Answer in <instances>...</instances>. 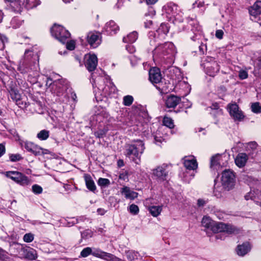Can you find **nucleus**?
<instances>
[{
	"mask_svg": "<svg viewBox=\"0 0 261 261\" xmlns=\"http://www.w3.org/2000/svg\"><path fill=\"white\" fill-rule=\"evenodd\" d=\"M239 77L241 80L246 79L248 77L247 72L243 70L240 71L239 73Z\"/></svg>",
	"mask_w": 261,
	"mask_h": 261,
	"instance_id": "60",
	"label": "nucleus"
},
{
	"mask_svg": "<svg viewBox=\"0 0 261 261\" xmlns=\"http://www.w3.org/2000/svg\"><path fill=\"white\" fill-rule=\"evenodd\" d=\"M175 54V46L171 42L160 44L152 51L154 60L164 62L169 65L173 63Z\"/></svg>",
	"mask_w": 261,
	"mask_h": 261,
	"instance_id": "2",
	"label": "nucleus"
},
{
	"mask_svg": "<svg viewBox=\"0 0 261 261\" xmlns=\"http://www.w3.org/2000/svg\"><path fill=\"white\" fill-rule=\"evenodd\" d=\"M123 103L124 106H129L132 104L134 98L132 96L126 95L123 97Z\"/></svg>",
	"mask_w": 261,
	"mask_h": 261,
	"instance_id": "46",
	"label": "nucleus"
},
{
	"mask_svg": "<svg viewBox=\"0 0 261 261\" xmlns=\"http://www.w3.org/2000/svg\"><path fill=\"white\" fill-rule=\"evenodd\" d=\"M145 148L144 143L142 140H134L125 145V154L130 161L139 164Z\"/></svg>",
	"mask_w": 261,
	"mask_h": 261,
	"instance_id": "5",
	"label": "nucleus"
},
{
	"mask_svg": "<svg viewBox=\"0 0 261 261\" xmlns=\"http://www.w3.org/2000/svg\"><path fill=\"white\" fill-rule=\"evenodd\" d=\"M205 72L211 76H215L220 70L218 62L212 57H207L203 63Z\"/></svg>",
	"mask_w": 261,
	"mask_h": 261,
	"instance_id": "10",
	"label": "nucleus"
},
{
	"mask_svg": "<svg viewBox=\"0 0 261 261\" xmlns=\"http://www.w3.org/2000/svg\"><path fill=\"white\" fill-rule=\"evenodd\" d=\"M183 20V13L178 10L174 16L171 17L169 21L174 24H177L178 23L182 22Z\"/></svg>",
	"mask_w": 261,
	"mask_h": 261,
	"instance_id": "34",
	"label": "nucleus"
},
{
	"mask_svg": "<svg viewBox=\"0 0 261 261\" xmlns=\"http://www.w3.org/2000/svg\"><path fill=\"white\" fill-rule=\"evenodd\" d=\"M86 185L87 188L90 191L93 192L96 190V186L94 181L90 176L85 177Z\"/></svg>",
	"mask_w": 261,
	"mask_h": 261,
	"instance_id": "39",
	"label": "nucleus"
},
{
	"mask_svg": "<svg viewBox=\"0 0 261 261\" xmlns=\"http://www.w3.org/2000/svg\"><path fill=\"white\" fill-rule=\"evenodd\" d=\"M92 248L89 247L84 248L81 252L80 256L82 257H86L90 254H91Z\"/></svg>",
	"mask_w": 261,
	"mask_h": 261,
	"instance_id": "48",
	"label": "nucleus"
},
{
	"mask_svg": "<svg viewBox=\"0 0 261 261\" xmlns=\"http://www.w3.org/2000/svg\"><path fill=\"white\" fill-rule=\"evenodd\" d=\"M215 233L216 234H214L213 236H212V237H214L215 239L216 240L220 239L221 240H224L226 237L225 236V233L227 234V233L226 231L215 232ZM228 234H229L228 233Z\"/></svg>",
	"mask_w": 261,
	"mask_h": 261,
	"instance_id": "51",
	"label": "nucleus"
},
{
	"mask_svg": "<svg viewBox=\"0 0 261 261\" xmlns=\"http://www.w3.org/2000/svg\"><path fill=\"white\" fill-rule=\"evenodd\" d=\"M24 147L29 152L35 155H40L41 147L31 142H25Z\"/></svg>",
	"mask_w": 261,
	"mask_h": 261,
	"instance_id": "22",
	"label": "nucleus"
},
{
	"mask_svg": "<svg viewBox=\"0 0 261 261\" xmlns=\"http://www.w3.org/2000/svg\"><path fill=\"white\" fill-rule=\"evenodd\" d=\"M107 131L103 129H100L95 132V136L97 138H102L106 134Z\"/></svg>",
	"mask_w": 261,
	"mask_h": 261,
	"instance_id": "59",
	"label": "nucleus"
},
{
	"mask_svg": "<svg viewBox=\"0 0 261 261\" xmlns=\"http://www.w3.org/2000/svg\"><path fill=\"white\" fill-rule=\"evenodd\" d=\"M156 88L162 94H166L172 90V85L169 81L162 80L157 85H155Z\"/></svg>",
	"mask_w": 261,
	"mask_h": 261,
	"instance_id": "16",
	"label": "nucleus"
},
{
	"mask_svg": "<svg viewBox=\"0 0 261 261\" xmlns=\"http://www.w3.org/2000/svg\"><path fill=\"white\" fill-rule=\"evenodd\" d=\"M148 210L152 216L157 217L161 214L162 211V206H151L149 207Z\"/></svg>",
	"mask_w": 261,
	"mask_h": 261,
	"instance_id": "36",
	"label": "nucleus"
},
{
	"mask_svg": "<svg viewBox=\"0 0 261 261\" xmlns=\"http://www.w3.org/2000/svg\"><path fill=\"white\" fill-rule=\"evenodd\" d=\"M103 251L98 249H92L91 254L94 256L101 258Z\"/></svg>",
	"mask_w": 261,
	"mask_h": 261,
	"instance_id": "58",
	"label": "nucleus"
},
{
	"mask_svg": "<svg viewBox=\"0 0 261 261\" xmlns=\"http://www.w3.org/2000/svg\"><path fill=\"white\" fill-rule=\"evenodd\" d=\"M93 236V232L91 230L87 229L81 232V237L83 239H87L91 238Z\"/></svg>",
	"mask_w": 261,
	"mask_h": 261,
	"instance_id": "47",
	"label": "nucleus"
},
{
	"mask_svg": "<svg viewBox=\"0 0 261 261\" xmlns=\"http://www.w3.org/2000/svg\"><path fill=\"white\" fill-rule=\"evenodd\" d=\"M149 80L154 86L162 80L160 69L157 67H153L149 71Z\"/></svg>",
	"mask_w": 261,
	"mask_h": 261,
	"instance_id": "15",
	"label": "nucleus"
},
{
	"mask_svg": "<svg viewBox=\"0 0 261 261\" xmlns=\"http://www.w3.org/2000/svg\"><path fill=\"white\" fill-rule=\"evenodd\" d=\"M227 108L229 115L234 121H241L244 119L245 115L236 102L229 103Z\"/></svg>",
	"mask_w": 261,
	"mask_h": 261,
	"instance_id": "12",
	"label": "nucleus"
},
{
	"mask_svg": "<svg viewBox=\"0 0 261 261\" xmlns=\"http://www.w3.org/2000/svg\"><path fill=\"white\" fill-rule=\"evenodd\" d=\"M11 98L15 101L16 104L19 105L20 104L21 95L18 91L14 89H11L9 91Z\"/></svg>",
	"mask_w": 261,
	"mask_h": 261,
	"instance_id": "35",
	"label": "nucleus"
},
{
	"mask_svg": "<svg viewBox=\"0 0 261 261\" xmlns=\"http://www.w3.org/2000/svg\"><path fill=\"white\" fill-rule=\"evenodd\" d=\"M23 241L27 243H30L34 240V235L31 233H26L23 236Z\"/></svg>",
	"mask_w": 261,
	"mask_h": 261,
	"instance_id": "55",
	"label": "nucleus"
},
{
	"mask_svg": "<svg viewBox=\"0 0 261 261\" xmlns=\"http://www.w3.org/2000/svg\"><path fill=\"white\" fill-rule=\"evenodd\" d=\"M251 111L256 114L261 113V105L258 102L252 103L251 106Z\"/></svg>",
	"mask_w": 261,
	"mask_h": 261,
	"instance_id": "43",
	"label": "nucleus"
},
{
	"mask_svg": "<svg viewBox=\"0 0 261 261\" xmlns=\"http://www.w3.org/2000/svg\"><path fill=\"white\" fill-rule=\"evenodd\" d=\"M251 249V246L248 242H245L242 245H239L237 248V252L239 256H244Z\"/></svg>",
	"mask_w": 261,
	"mask_h": 261,
	"instance_id": "25",
	"label": "nucleus"
},
{
	"mask_svg": "<svg viewBox=\"0 0 261 261\" xmlns=\"http://www.w3.org/2000/svg\"><path fill=\"white\" fill-rule=\"evenodd\" d=\"M49 136V131L46 129H42L37 134V138L41 140H47Z\"/></svg>",
	"mask_w": 261,
	"mask_h": 261,
	"instance_id": "38",
	"label": "nucleus"
},
{
	"mask_svg": "<svg viewBox=\"0 0 261 261\" xmlns=\"http://www.w3.org/2000/svg\"><path fill=\"white\" fill-rule=\"evenodd\" d=\"M50 32L53 37L63 44L65 43L66 40L70 36V33L64 27L56 24H55L51 28Z\"/></svg>",
	"mask_w": 261,
	"mask_h": 261,
	"instance_id": "9",
	"label": "nucleus"
},
{
	"mask_svg": "<svg viewBox=\"0 0 261 261\" xmlns=\"http://www.w3.org/2000/svg\"><path fill=\"white\" fill-rule=\"evenodd\" d=\"M251 15L256 17L261 14V1H256L249 10Z\"/></svg>",
	"mask_w": 261,
	"mask_h": 261,
	"instance_id": "28",
	"label": "nucleus"
},
{
	"mask_svg": "<svg viewBox=\"0 0 261 261\" xmlns=\"http://www.w3.org/2000/svg\"><path fill=\"white\" fill-rule=\"evenodd\" d=\"M39 55L33 49L25 50L23 57L20 60L17 70L22 74L34 73L38 68Z\"/></svg>",
	"mask_w": 261,
	"mask_h": 261,
	"instance_id": "1",
	"label": "nucleus"
},
{
	"mask_svg": "<svg viewBox=\"0 0 261 261\" xmlns=\"http://www.w3.org/2000/svg\"><path fill=\"white\" fill-rule=\"evenodd\" d=\"M101 258L105 259L107 260L118 261V260H120L118 258L116 257L113 254H112L111 253H107V252H106L104 251H103V252H102V256H101Z\"/></svg>",
	"mask_w": 261,
	"mask_h": 261,
	"instance_id": "42",
	"label": "nucleus"
},
{
	"mask_svg": "<svg viewBox=\"0 0 261 261\" xmlns=\"http://www.w3.org/2000/svg\"><path fill=\"white\" fill-rule=\"evenodd\" d=\"M223 34V31L221 30H218L216 31V37L219 39H222Z\"/></svg>",
	"mask_w": 261,
	"mask_h": 261,
	"instance_id": "64",
	"label": "nucleus"
},
{
	"mask_svg": "<svg viewBox=\"0 0 261 261\" xmlns=\"http://www.w3.org/2000/svg\"><path fill=\"white\" fill-rule=\"evenodd\" d=\"M192 8L193 9L198 8L200 9L201 13H203L206 9V6L203 1H196L193 4Z\"/></svg>",
	"mask_w": 261,
	"mask_h": 261,
	"instance_id": "40",
	"label": "nucleus"
},
{
	"mask_svg": "<svg viewBox=\"0 0 261 261\" xmlns=\"http://www.w3.org/2000/svg\"><path fill=\"white\" fill-rule=\"evenodd\" d=\"M129 212L134 215H136L139 213V207L134 204H131L129 207Z\"/></svg>",
	"mask_w": 261,
	"mask_h": 261,
	"instance_id": "53",
	"label": "nucleus"
},
{
	"mask_svg": "<svg viewBox=\"0 0 261 261\" xmlns=\"http://www.w3.org/2000/svg\"><path fill=\"white\" fill-rule=\"evenodd\" d=\"M126 257L129 261H138V253L134 251H128L126 253Z\"/></svg>",
	"mask_w": 261,
	"mask_h": 261,
	"instance_id": "41",
	"label": "nucleus"
},
{
	"mask_svg": "<svg viewBox=\"0 0 261 261\" xmlns=\"http://www.w3.org/2000/svg\"><path fill=\"white\" fill-rule=\"evenodd\" d=\"M119 179L124 181H128V174L127 171H121L119 175Z\"/></svg>",
	"mask_w": 261,
	"mask_h": 261,
	"instance_id": "52",
	"label": "nucleus"
},
{
	"mask_svg": "<svg viewBox=\"0 0 261 261\" xmlns=\"http://www.w3.org/2000/svg\"><path fill=\"white\" fill-rule=\"evenodd\" d=\"M106 115V113L105 111L102 110L100 113L96 112V113L92 117V119L93 121L100 123L103 121Z\"/></svg>",
	"mask_w": 261,
	"mask_h": 261,
	"instance_id": "37",
	"label": "nucleus"
},
{
	"mask_svg": "<svg viewBox=\"0 0 261 261\" xmlns=\"http://www.w3.org/2000/svg\"><path fill=\"white\" fill-rule=\"evenodd\" d=\"M250 191L244 196L246 200H253L257 205H261V184L254 181L249 185Z\"/></svg>",
	"mask_w": 261,
	"mask_h": 261,
	"instance_id": "7",
	"label": "nucleus"
},
{
	"mask_svg": "<svg viewBox=\"0 0 261 261\" xmlns=\"http://www.w3.org/2000/svg\"><path fill=\"white\" fill-rule=\"evenodd\" d=\"M182 160L184 161V166L186 169L194 170L197 168V162L193 156H185Z\"/></svg>",
	"mask_w": 261,
	"mask_h": 261,
	"instance_id": "20",
	"label": "nucleus"
},
{
	"mask_svg": "<svg viewBox=\"0 0 261 261\" xmlns=\"http://www.w3.org/2000/svg\"><path fill=\"white\" fill-rule=\"evenodd\" d=\"M221 182L223 188L227 191L234 188L236 182L234 172L230 169L224 170L222 173Z\"/></svg>",
	"mask_w": 261,
	"mask_h": 261,
	"instance_id": "8",
	"label": "nucleus"
},
{
	"mask_svg": "<svg viewBox=\"0 0 261 261\" xmlns=\"http://www.w3.org/2000/svg\"><path fill=\"white\" fill-rule=\"evenodd\" d=\"M138 39V33L136 31L128 34L126 36L124 37L123 38V41L125 43H128L132 44L135 42Z\"/></svg>",
	"mask_w": 261,
	"mask_h": 261,
	"instance_id": "32",
	"label": "nucleus"
},
{
	"mask_svg": "<svg viewBox=\"0 0 261 261\" xmlns=\"http://www.w3.org/2000/svg\"><path fill=\"white\" fill-rule=\"evenodd\" d=\"M98 63L97 56L93 55H89L85 62V66L89 72L94 71Z\"/></svg>",
	"mask_w": 261,
	"mask_h": 261,
	"instance_id": "18",
	"label": "nucleus"
},
{
	"mask_svg": "<svg viewBox=\"0 0 261 261\" xmlns=\"http://www.w3.org/2000/svg\"><path fill=\"white\" fill-rule=\"evenodd\" d=\"M222 158V154H217L211 158V168L214 170H218L221 166V159Z\"/></svg>",
	"mask_w": 261,
	"mask_h": 261,
	"instance_id": "26",
	"label": "nucleus"
},
{
	"mask_svg": "<svg viewBox=\"0 0 261 261\" xmlns=\"http://www.w3.org/2000/svg\"><path fill=\"white\" fill-rule=\"evenodd\" d=\"M186 21L188 25L186 28L184 25L181 30L179 28L180 31L188 30L191 28V31L189 33L193 34V35L190 34L191 39L194 41L199 39L201 35V28L197 20L193 18L188 17L186 18Z\"/></svg>",
	"mask_w": 261,
	"mask_h": 261,
	"instance_id": "6",
	"label": "nucleus"
},
{
	"mask_svg": "<svg viewBox=\"0 0 261 261\" xmlns=\"http://www.w3.org/2000/svg\"><path fill=\"white\" fill-rule=\"evenodd\" d=\"M168 32L169 27L165 23H162L155 33L159 37H160L161 39H163Z\"/></svg>",
	"mask_w": 261,
	"mask_h": 261,
	"instance_id": "30",
	"label": "nucleus"
},
{
	"mask_svg": "<svg viewBox=\"0 0 261 261\" xmlns=\"http://www.w3.org/2000/svg\"><path fill=\"white\" fill-rule=\"evenodd\" d=\"M121 193L123 195L126 199L134 200L138 197V193L132 191L130 189L127 187H123L121 190Z\"/></svg>",
	"mask_w": 261,
	"mask_h": 261,
	"instance_id": "24",
	"label": "nucleus"
},
{
	"mask_svg": "<svg viewBox=\"0 0 261 261\" xmlns=\"http://www.w3.org/2000/svg\"><path fill=\"white\" fill-rule=\"evenodd\" d=\"M181 101L180 97L171 95L166 100V106L169 108H174Z\"/></svg>",
	"mask_w": 261,
	"mask_h": 261,
	"instance_id": "23",
	"label": "nucleus"
},
{
	"mask_svg": "<svg viewBox=\"0 0 261 261\" xmlns=\"http://www.w3.org/2000/svg\"><path fill=\"white\" fill-rule=\"evenodd\" d=\"M19 254L21 257L30 260H34L37 257L36 251L32 248L29 249L21 248Z\"/></svg>",
	"mask_w": 261,
	"mask_h": 261,
	"instance_id": "21",
	"label": "nucleus"
},
{
	"mask_svg": "<svg viewBox=\"0 0 261 261\" xmlns=\"http://www.w3.org/2000/svg\"><path fill=\"white\" fill-rule=\"evenodd\" d=\"M32 191L34 193L39 194L42 192L43 189L41 186L36 184L32 186Z\"/></svg>",
	"mask_w": 261,
	"mask_h": 261,
	"instance_id": "54",
	"label": "nucleus"
},
{
	"mask_svg": "<svg viewBox=\"0 0 261 261\" xmlns=\"http://www.w3.org/2000/svg\"><path fill=\"white\" fill-rule=\"evenodd\" d=\"M169 167V165L165 164L157 167L153 170V175L161 180H166L168 175Z\"/></svg>",
	"mask_w": 261,
	"mask_h": 261,
	"instance_id": "13",
	"label": "nucleus"
},
{
	"mask_svg": "<svg viewBox=\"0 0 261 261\" xmlns=\"http://www.w3.org/2000/svg\"><path fill=\"white\" fill-rule=\"evenodd\" d=\"M100 34L98 32H91L87 35V41L90 45L91 47L95 48H96L100 43Z\"/></svg>",
	"mask_w": 261,
	"mask_h": 261,
	"instance_id": "14",
	"label": "nucleus"
},
{
	"mask_svg": "<svg viewBox=\"0 0 261 261\" xmlns=\"http://www.w3.org/2000/svg\"><path fill=\"white\" fill-rule=\"evenodd\" d=\"M66 48L68 50H73L75 48V42L73 40H70L69 41H68L67 40H66Z\"/></svg>",
	"mask_w": 261,
	"mask_h": 261,
	"instance_id": "56",
	"label": "nucleus"
},
{
	"mask_svg": "<svg viewBox=\"0 0 261 261\" xmlns=\"http://www.w3.org/2000/svg\"><path fill=\"white\" fill-rule=\"evenodd\" d=\"M119 30V26L113 20H110L106 23L103 32H106L108 35H113L116 34Z\"/></svg>",
	"mask_w": 261,
	"mask_h": 261,
	"instance_id": "19",
	"label": "nucleus"
},
{
	"mask_svg": "<svg viewBox=\"0 0 261 261\" xmlns=\"http://www.w3.org/2000/svg\"><path fill=\"white\" fill-rule=\"evenodd\" d=\"M163 9L169 20L178 11L177 6L172 2L167 3L163 7Z\"/></svg>",
	"mask_w": 261,
	"mask_h": 261,
	"instance_id": "17",
	"label": "nucleus"
},
{
	"mask_svg": "<svg viewBox=\"0 0 261 261\" xmlns=\"http://www.w3.org/2000/svg\"><path fill=\"white\" fill-rule=\"evenodd\" d=\"M22 159L21 156L19 154H11L10 155V160L11 162L19 161Z\"/></svg>",
	"mask_w": 261,
	"mask_h": 261,
	"instance_id": "57",
	"label": "nucleus"
},
{
	"mask_svg": "<svg viewBox=\"0 0 261 261\" xmlns=\"http://www.w3.org/2000/svg\"><path fill=\"white\" fill-rule=\"evenodd\" d=\"M153 137L154 138V142L156 145L159 146L165 140V139L160 135V134L158 133H156L155 134L153 135Z\"/></svg>",
	"mask_w": 261,
	"mask_h": 261,
	"instance_id": "45",
	"label": "nucleus"
},
{
	"mask_svg": "<svg viewBox=\"0 0 261 261\" xmlns=\"http://www.w3.org/2000/svg\"><path fill=\"white\" fill-rule=\"evenodd\" d=\"M248 160V156L245 153H240L235 159V163L239 167H244Z\"/></svg>",
	"mask_w": 261,
	"mask_h": 261,
	"instance_id": "27",
	"label": "nucleus"
},
{
	"mask_svg": "<svg viewBox=\"0 0 261 261\" xmlns=\"http://www.w3.org/2000/svg\"><path fill=\"white\" fill-rule=\"evenodd\" d=\"M163 123L165 126L171 128L174 127V123L173 120L168 117H165L163 118Z\"/></svg>",
	"mask_w": 261,
	"mask_h": 261,
	"instance_id": "44",
	"label": "nucleus"
},
{
	"mask_svg": "<svg viewBox=\"0 0 261 261\" xmlns=\"http://www.w3.org/2000/svg\"><path fill=\"white\" fill-rule=\"evenodd\" d=\"M116 90V87L113 84L110 83V85H106L102 88V94L105 97L110 96L112 93H114Z\"/></svg>",
	"mask_w": 261,
	"mask_h": 261,
	"instance_id": "31",
	"label": "nucleus"
},
{
	"mask_svg": "<svg viewBox=\"0 0 261 261\" xmlns=\"http://www.w3.org/2000/svg\"><path fill=\"white\" fill-rule=\"evenodd\" d=\"M110 184V181L107 178H100L98 180V185L101 187H108Z\"/></svg>",
	"mask_w": 261,
	"mask_h": 261,
	"instance_id": "49",
	"label": "nucleus"
},
{
	"mask_svg": "<svg viewBox=\"0 0 261 261\" xmlns=\"http://www.w3.org/2000/svg\"><path fill=\"white\" fill-rule=\"evenodd\" d=\"M20 2H22V6L27 9H33L41 4L40 0H20Z\"/></svg>",
	"mask_w": 261,
	"mask_h": 261,
	"instance_id": "29",
	"label": "nucleus"
},
{
	"mask_svg": "<svg viewBox=\"0 0 261 261\" xmlns=\"http://www.w3.org/2000/svg\"><path fill=\"white\" fill-rule=\"evenodd\" d=\"M201 223L204 227L211 229L213 232L226 231L228 234H238L240 231L239 228L232 224L216 222L212 221L209 217H203Z\"/></svg>",
	"mask_w": 261,
	"mask_h": 261,
	"instance_id": "4",
	"label": "nucleus"
},
{
	"mask_svg": "<svg viewBox=\"0 0 261 261\" xmlns=\"http://www.w3.org/2000/svg\"><path fill=\"white\" fill-rule=\"evenodd\" d=\"M206 45L204 43H201L199 46V52L201 55H203L206 50Z\"/></svg>",
	"mask_w": 261,
	"mask_h": 261,
	"instance_id": "61",
	"label": "nucleus"
},
{
	"mask_svg": "<svg viewBox=\"0 0 261 261\" xmlns=\"http://www.w3.org/2000/svg\"><path fill=\"white\" fill-rule=\"evenodd\" d=\"M148 37L149 39V43L151 46H155L156 44H159L160 40L161 39L156 34L153 32L149 33Z\"/></svg>",
	"mask_w": 261,
	"mask_h": 261,
	"instance_id": "33",
	"label": "nucleus"
},
{
	"mask_svg": "<svg viewBox=\"0 0 261 261\" xmlns=\"http://www.w3.org/2000/svg\"><path fill=\"white\" fill-rule=\"evenodd\" d=\"M126 49L130 54L134 53L136 51L135 47L132 44H127L125 46Z\"/></svg>",
	"mask_w": 261,
	"mask_h": 261,
	"instance_id": "62",
	"label": "nucleus"
},
{
	"mask_svg": "<svg viewBox=\"0 0 261 261\" xmlns=\"http://www.w3.org/2000/svg\"><path fill=\"white\" fill-rule=\"evenodd\" d=\"M0 260L2 261H11V258L8 256L7 252L2 249L0 250Z\"/></svg>",
	"mask_w": 261,
	"mask_h": 261,
	"instance_id": "50",
	"label": "nucleus"
},
{
	"mask_svg": "<svg viewBox=\"0 0 261 261\" xmlns=\"http://www.w3.org/2000/svg\"><path fill=\"white\" fill-rule=\"evenodd\" d=\"M71 220L70 221H67V223L66 225L68 227H70L72 225H73L75 224H76L77 223V219H75L74 218H72L70 219Z\"/></svg>",
	"mask_w": 261,
	"mask_h": 261,
	"instance_id": "63",
	"label": "nucleus"
},
{
	"mask_svg": "<svg viewBox=\"0 0 261 261\" xmlns=\"http://www.w3.org/2000/svg\"><path fill=\"white\" fill-rule=\"evenodd\" d=\"M48 84L51 86L52 93L58 97V100L59 101L67 102L68 101L70 89H69L67 81L64 80H60L52 83V79L47 78L46 85Z\"/></svg>",
	"mask_w": 261,
	"mask_h": 261,
	"instance_id": "3",
	"label": "nucleus"
},
{
	"mask_svg": "<svg viewBox=\"0 0 261 261\" xmlns=\"http://www.w3.org/2000/svg\"><path fill=\"white\" fill-rule=\"evenodd\" d=\"M6 175L21 186H25L30 184V180L29 178L19 172L8 171L6 172Z\"/></svg>",
	"mask_w": 261,
	"mask_h": 261,
	"instance_id": "11",
	"label": "nucleus"
}]
</instances>
